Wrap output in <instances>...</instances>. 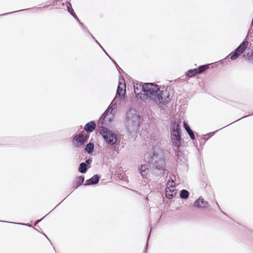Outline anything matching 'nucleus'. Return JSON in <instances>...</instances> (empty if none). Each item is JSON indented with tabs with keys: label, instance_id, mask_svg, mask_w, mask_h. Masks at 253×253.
<instances>
[{
	"label": "nucleus",
	"instance_id": "20",
	"mask_svg": "<svg viewBox=\"0 0 253 253\" xmlns=\"http://www.w3.org/2000/svg\"><path fill=\"white\" fill-rule=\"evenodd\" d=\"M241 53H240L238 51H237V48L234 52V53L231 55L230 58L232 60H235L236 59Z\"/></svg>",
	"mask_w": 253,
	"mask_h": 253
},
{
	"label": "nucleus",
	"instance_id": "21",
	"mask_svg": "<svg viewBox=\"0 0 253 253\" xmlns=\"http://www.w3.org/2000/svg\"><path fill=\"white\" fill-rule=\"evenodd\" d=\"M208 68V66L207 65H203V66H200L197 69L198 70V73H201L204 72V71H205L206 70H207Z\"/></svg>",
	"mask_w": 253,
	"mask_h": 253
},
{
	"label": "nucleus",
	"instance_id": "28",
	"mask_svg": "<svg viewBox=\"0 0 253 253\" xmlns=\"http://www.w3.org/2000/svg\"><path fill=\"white\" fill-rule=\"evenodd\" d=\"M79 180L81 182V183H83L84 181V178L83 177L80 176L79 178Z\"/></svg>",
	"mask_w": 253,
	"mask_h": 253
},
{
	"label": "nucleus",
	"instance_id": "10",
	"mask_svg": "<svg viewBox=\"0 0 253 253\" xmlns=\"http://www.w3.org/2000/svg\"><path fill=\"white\" fill-rule=\"evenodd\" d=\"M194 205L198 208H205L208 206V203L205 201L203 198L200 197L195 202Z\"/></svg>",
	"mask_w": 253,
	"mask_h": 253
},
{
	"label": "nucleus",
	"instance_id": "14",
	"mask_svg": "<svg viewBox=\"0 0 253 253\" xmlns=\"http://www.w3.org/2000/svg\"><path fill=\"white\" fill-rule=\"evenodd\" d=\"M248 41H244L237 48V51H238L240 53H242L247 48V46L248 45Z\"/></svg>",
	"mask_w": 253,
	"mask_h": 253
},
{
	"label": "nucleus",
	"instance_id": "23",
	"mask_svg": "<svg viewBox=\"0 0 253 253\" xmlns=\"http://www.w3.org/2000/svg\"><path fill=\"white\" fill-rule=\"evenodd\" d=\"M71 6V4H69V5H67V8H68V11L69 12L75 17H76L77 18V16L76 15V14L75 13V12H74V10L71 8L70 7Z\"/></svg>",
	"mask_w": 253,
	"mask_h": 253
},
{
	"label": "nucleus",
	"instance_id": "12",
	"mask_svg": "<svg viewBox=\"0 0 253 253\" xmlns=\"http://www.w3.org/2000/svg\"><path fill=\"white\" fill-rule=\"evenodd\" d=\"M95 126L96 125L94 122L91 121L85 125L84 129L87 132H92L94 130Z\"/></svg>",
	"mask_w": 253,
	"mask_h": 253
},
{
	"label": "nucleus",
	"instance_id": "22",
	"mask_svg": "<svg viewBox=\"0 0 253 253\" xmlns=\"http://www.w3.org/2000/svg\"><path fill=\"white\" fill-rule=\"evenodd\" d=\"M171 187H175L174 182L173 181V180H169L167 183V187L166 188H169Z\"/></svg>",
	"mask_w": 253,
	"mask_h": 253
},
{
	"label": "nucleus",
	"instance_id": "17",
	"mask_svg": "<svg viewBox=\"0 0 253 253\" xmlns=\"http://www.w3.org/2000/svg\"><path fill=\"white\" fill-rule=\"evenodd\" d=\"M94 149V144L93 143H89L88 144L85 148V151L88 152V153H91Z\"/></svg>",
	"mask_w": 253,
	"mask_h": 253
},
{
	"label": "nucleus",
	"instance_id": "4",
	"mask_svg": "<svg viewBox=\"0 0 253 253\" xmlns=\"http://www.w3.org/2000/svg\"><path fill=\"white\" fill-rule=\"evenodd\" d=\"M100 132L106 142L109 145H113L116 143L117 136L110 130L102 127L100 130Z\"/></svg>",
	"mask_w": 253,
	"mask_h": 253
},
{
	"label": "nucleus",
	"instance_id": "3",
	"mask_svg": "<svg viewBox=\"0 0 253 253\" xmlns=\"http://www.w3.org/2000/svg\"><path fill=\"white\" fill-rule=\"evenodd\" d=\"M170 137L172 145L178 148L181 145L180 125L178 123H174L170 127Z\"/></svg>",
	"mask_w": 253,
	"mask_h": 253
},
{
	"label": "nucleus",
	"instance_id": "1",
	"mask_svg": "<svg viewBox=\"0 0 253 253\" xmlns=\"http://www.w3.org/2000/svg\"><path fill=\"white\" fill-rule=\"evenodd\" d=\"M153 101L161 107L162 104L169 102L170 100L169 92L164 87H159L152 83L144 84V92L140 95V99L145 100L148 98Z\"/></svg>",
	"mask_w": 253,
	"mask_h": 253
},
{
	"label": "nucleus",
	"instance_id": "18",
	"mask_svg": "<svg viewBox=\"0 0 253 253\" xmlns=\"http://www.w3.org/2000/svg\"><path fill=\"white\" fill-rule=\"evenodd\" d=\"M189 196V192L186 190H182L180 192V197L182 199H187Z\"/></svg>",
	"mask_w": 253,
	"mask_h": 253
},
{
	"label": "nucleus",
	"instance_id": "13",
	"mask_svg": "<svg viewBox=\"0 0 253 253\" xmlns=\"http://www.w3.org/2000/svg\"><path fill=\"white\" fill-rule=\"evenodd\" d=\"M74 140L75 141H77V147H79L83 144L85 141L84 136L83 135L80 134L75 136L74 138Z\"/></svg>",
	"mask_w": 253,
	"mask_h": 253
},
{
	"label": "nucleus",
	"instance_id": "25",
	"mask_svg": "<svg viewBox=\"0 0 253 253\" xmlns=\"http://www.w3.org/2000/svg\"><path fill=\"white\" fill-rule=\"evenodd\" d=\"M184 127L185 129L186 130L187 132L191 130L189 126L188 125V124H186L185 122H184Z\"/></svg>",
	"mask_w": 253,
	"mask_h": 253
},
{
	"label": "nucleus",
	"instance_id": "9",
	"mask_svg": "<svg viewBox=\"0 0 253 253\" xmlns=\"http://www.w3.org/2000/svg\"><path fill=\"white\" fill-rule=\"evenodd\" d=\"M166 195L169 199H172L176 194L175 187L166 188Z\"/></svg>",
	"mask_w": 253,
	"mask_h": 253
},
{
	"label": "nucleus",
	"instance_id": "7",
	"mask_svg": "<svg viewBox=\"0 0 253 253\" xmlns=\"http://www.w3.org/2000/svg\"><path fill=\"white\" fill-rule=\"evenodd\" d=\"M126 93V84L124 79H120L119 82L117 94L120 96L124 95Z\"/></svg>",
	"mask_w": 253,
	"mask_h": 253
},
{
	"label": "nucleus",
	"instance_id": "11",
	"mask_svg": "<svg viewBox=\"0 0 253 253\" xmlns=\"http://www.w3.org/2000/svg\"><path fill=\"white\" fill-rule=\"evenodd\" d=\"M138 169L142 176L144 178L146 177L149 171L147 166L145 165H141Z\"/></svg>",
	"mask_w": 253,
	"mask_h": 253
},
{
	"label": "nucleus",
	"instance_id": "5",
	"mask_svg": "<svg viewBox=\"0 0 253 253\" xmlns=\"http://www.w3.org/2000/svg\"><path fill=\"white\" fill-rule=\"evenodd\" d=\"M114 101H113L112 102L108 109L101 116V118L104 120L105 122H110L114 118V116L116 113V109L117 108L116 104L114 103Z\"/></svg>",
	"mask_w": 253,
	"mask_h": 253
},
{
	"label": "nucleus",
	"instance_id": "8",
	"mask_svg": "<svg viewBox=\"0 0 253 253\" xmlns=\"http://www.w3.org/2000/svg\"><path fill=\"white\" fill-rule=\"evenodd\" d=\"M144 84L136 83L134 84V92L138 98H140V95L143 94L142 92H144Z\"/></svg>",
	"mask_w": 253,
	"mask_h": 253
},
{
	"label": "nucleus",
	"instance_id": "6",
	"mask_svg": "<svg viewBox=\"0 0 253 253\" xmlns=\"http://www.w3.org/2000/svg\"><path fill=\"white\" fill-rule=\"evenodd\" d=\"M154 165L156 169H163L165 167V161L162 155L160 156L154 155L153 157Z\"/></svg>",
	"mask_w": 253,
	"mask_h": 253
},
{
	"label": "nucleus",
	"instance_id": "26",
	"mask_svg": "<svg viewBox=\"0 0 253 253\" xmlns=\"http://www.w3.org/2000/svg\"><path fill=\"white\" fill-rule=\"evenodd\" d=\"M249 60L253 63V53H252L249 57Z\"/></svg>",
	"mask_w": 253,
	"mask_h": 253
},
{
	"label": "nucleus",
	"instance_id": "19",
	"mask_svg": "<svg viewBox=\"0 0 253 253\" xmlns=\"http://www.w3.org/2000/svg\"><path fill=\"white\" fill-rule=\"evenodd\" d=\"M197 73H198V70L196 69L192 70H189L187 73V76L189 77H192Z\"/></svg>",
	"mask_w": 253,
	"mask_h": 253
},
{
	"label": "nucleus",
	"instance_id": "27",
	"mask_svg": "<svg viewBox=\"0 0 253 253\" xmlns=\"http://www.w3.org/2000/svg\"><path fill=\"white\" fill-rule=\"evenodd\" d=\"M91 162H92V159L91 158H89L86 160L85 163L88 165H90V163H91Z\"/></svg>",
	"mask_w": 253,
	"mask_h": 253
},
{
	"label": "nucleus",
	"instance_id": "2",
	"mask_svg": "<svg viewBox=\"0 0 253 253\" xmlns=\"http://www.w3.org/2000/svg\"><path fill=\"white\" fill-rule=\"evenodd\" d=\"M125 123L126 129L130 132L137 129L140 123V117L135 109H131L127 112Z\"/></svg>",
	"mask_w": 253,
	"mask_h": 253
},
{
	"label": "nucleus",
	"instance_id": "16",
	"mask_svg": "<svg viewBox=\"0 0 253 253\" xmlns=\"http://www.w3.org/2000/svg\"><path fill=\"white\" fill-rule=\"evenodd\" d=\"M87 169V165L84 163H82L80 165V167L79 168V170L81 173H84L86 172Z\"/></svg>",
	"mask_w": 253,
	"mask_h": 253
},
{
	"label": "nucleus",
	"instance_id": "15",
	"mask_svg": "<svg viewBox=\"0 0 253 253\" xmlns=\"http://www.w3.org/2000/svg\"><path fill=\"white\" fill-rule=\"evenodd\" d=\"M99 179V177L98 175H95L92 177L89 180L86 181L85 185H88L90 184H96L98 183Z\"/></svg>",
	"mask_w": 253,
	"mask_h": 253
},
{
	"label": "nucleus",
	"instance_id": "24",
	"mask_svg": "<svg viewBox=\"0 0 253 253\" xmlns=\"http://www.w3.org/2000/svg\"><path fill=\"white\" fill-rule=\"evenodd\" d=\"M187 132L189 134V135L190 138H191V139L194 140L195 139V136H194V133L192 131V130H190V131H187Z\"/></svg>",
	"mask_w": 253,
	"mask_h": 253
}]
</instances>
